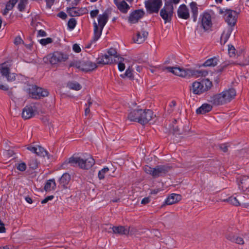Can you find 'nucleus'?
Segmentation results:
<instances>
[{
	"instance_id": "1",
	"label": "nucleus",
	"mask_w": 249,
	"mask_h": 249,
	"mask_svg": "<svg viewBox=\"0 0 249 249\" xmlns=\"http://www.w3.org/2000/svg\"><path fill=\"white\" fill-rule=\"evenodd\" d=\"M168 70L175 75L185 78H190L191 77H198L200 76H205L207 74V72L203 71L194 70L191 69H184L180 67H165L162 69L163 71Z\"/></svg>"
},
{
	"instance_id": "2",
	"label": "nucleus",
	"mask_w": 249,
	"mask_h": 249,
	"mask_svg": "<svg viewBox=\"0 0 249 249\" xmlns=\"http://www.w3.org/2000/svg\"><path fill=\"white\" fill-rule=\"evenodd\" d=\"M236 95V92L234 89H229L213 95L211 98V102L215 106L225 105L233 100Z\"/></svg>"
},
{
	"instance_id": "3",
	"label": "nucleus",
	"mask_w": 249,
	"mask_h": 249,
	"mask_svg": "<svg viewBox=\"0 0 249 249\" xmlns=\"http://www.w3.org/2000/svg\"><path fill=\"white\" fill-rule=\"evenodd\" d=\"M109 18V15L107 12H104L102 14L99 15L97 17V22L94 21L93 25V36L91 43H95L100 37L102 31L106 25Z\"/></svg>"
},
{
	"instance_id": "4",
	"label": "nucleus",
	"mask_w": 249,
	"mask_h": 249,
	"mask_svg": "<svg viewBox=\"0 0 249 249\" xmlns=\"http://www.w3.org/2000/svg\"><path fill=\"white\" fill-rule=\"evenodd\" d=\"M70 163L74 166H79L82 169H88L95 163L94 160L90 156H84L83 158L79 157H71L64 164Z\"/></svg>"
},
{
	"instance_id": "5",
	"label": "nucleus",
	"mask_w": 249,
	"mask_h": 249,
	"mask_svg": "<svg viewBox=\"0 0 249 249\" xmlns=\"http://www.w3.org/2000/svg\"><path fill=\"white\" fill-rule=\"evenodd\" d=\"M212 85V82L207 79L200 82L195 81L192 83L191 90L194 94H200L209 89Z\"/></svg>"
},
{
	"instance_id": "6",
	"label": "nucleus",
	"mask_w": 249,
	"mask_h": 249,
	"mask_svg": "<svg viewBox=\"0 0 249 249\" xmlns=\"http://www.w3.org/2000/svg\"><path fill=\"white\" fill-rule=\"evenodd\" d=\"M69 58V55L61 52H55L52 54L48 55L44 59L49 61L52 65H56L66 61Z\"/></svg>"
},
{
	"instance_id": "7",
	"label": "nucleus",
	"mask_w": 249,
	"mask_h": 249,
	"mask_svg": "<svg viewBox=\"0 0 249 249\" xmlns=\"http://www.w3.org/2000/svg\"><path fill=\"white\" fill-rule=\"evenodd\" d=\"M70 67H75L83 71H90L94 70L97 68V65L89 61L79 62L77 60H73L69 65Z\"/></svg>"
},
{
	"instance_id": "8",
	"label": "nucleus",
	"mask_w": 249,
	"mask_h": 249,
	"mask_svg": "<svg viewBox=\"0 0 249 249\" xmlns=\"http://www.w3.org/2000/svg\"><path fill=\"white\" fill-rule=\"evenodd\" d=\"M220 13L223 14L225 21L229 26L232 27L235 25L237 18V13L236 11L230 9H224L221 10Z\"/></svg>"
},
{
	"instance_id": "9",
	"label": "nucleus",
	"mask_w": 249,
	"mask_h": 249,
	"mask_svg": "<svg viewBox=\"0 0 249 249\" xmlns=\"http://www.w3.org/2000/svg\"><path fill=\"white\" fill-rule=\"evenodd\" d=\"M48 94L49 92L47 90L36 86H32L29 89V96L33 98L39 99L46 97Z\"/></svg>"
},
{
	"instance_id": "10",
	"label": "nucleus",
	"mask_w": 249,
	"mask_h": 249,
	"mask_svg": "<svg viewBox=\"0 0 249 249\" xmlns=\"http://www.w3.org/2000/svg\"><path fill=\"white\" fill-rule=\"evenodd\" d=\"M173 13V5L165 3L164 7L161 9L160 15L165 22L170 21Z\"/></svg>"
},
{
	"instance_id": "11",
	"label": "nucleus",
	"mask_w": 249,
	"mask_h": 249,
	"mask_svg": "<svg viewBox=\"0 0 249 249\" xmlns=\"http://www.w3.org/2000/svg\"><path fill=\"white\" fill-rule=\"evenodd\" d=\"M161 5V0H148L145 2L147 9L151 12L157 13Z\"/></svg>"
},
{
	"instance_id": "12",
	"label": "nucleus",
	"mask_w": 249,
	"mask_h": 249,
	"mask_svg": "<svg viewBox=\"0 0 249 249\" xmlns=\"http://www.w3.org/2000/svg\"><path fill=\"white\" fill-rule=\"evenodd\" d=\"M155 117L153 111L150 109H143L141 116L140 124H145L151 121Z\"/></svg>"
},
{
	"instance_id": "13",
	"label": "nucleus",
	"mask_w": 249,
	"mask_h": 249,
	"mask_svg": "<svg viewBox=\"0 0 249 249\" xmlns=\"http://www.w3.org/2000/svg\"><path fill=\"white\" fill-rule=\"evenodd\" d=\"M202 26L205 30L209 29L212 26V18L210 14L207 12L203 13L200 15Z\"/></svg>"
},
{
	"instance_id": "14",
	"label": "nucleus",
	"mask_w": 249,
	"mask_h": 249,
	"mask_svg": "<svg viewBox=\"0 0 249 249\" xmlns=\"http://www.w3.org/2000/svg\"><path fill=\"white\" fill-rule=\"evenodd\" d=\"M144 12L142 10H136L131 13L129 16L128 21L131 24L137 22L144 16Z\"/></svg>"
},
{
	"instance_id": "15",
	"label": "nucleus",
	"mask_w": 249,
	"mask_h": 249,
	"mask_svg": "<svg viewBox=\"0 0 249 249\" xmlns=\"http://www.w3.org/2000/svg\"><path fill=\"white\" fill-rule=\"evenodd\" d=\"M142 110L137 108L131 110L128 114V119L130 121L136 122L140 124L141 116L142 115Z\"/></svg>"
},
{
	"instance_id": "16",
	"label": "nucleus",
	"mask_w": 249,
	"mask_h": 249,
	"mask_svg": "<svg viewBox=\"0 0 249 249\" xmlns=\"http://www.w3.org/2000/svg\"><path fill=\"white\" fill-rule=\"evenodd\" d=\"M36 112L34 106H26L22 111V117L25 119H30L35 115Z\"/></svg>"
},
{
	"instance_id": "17",
	"label": "nucleus",
	"mask_w": 249,
	"mask_h": 249,
	"mask_svg": "<svg viewBox=\"0 0 249 249\" xmlns=\"http://www.w3.org/2000/svg\"><path fill=\"white\" fill-rule=\"evenodd\" d=\"M178 16L179 18L187 19L190 17V13L188 8L185 4L179 6L178 10Z\"/></svg>"
},
{
	"instance_id": "18",
	"label": "nucleus",
	"mask_w": 249,
	"mask_h": 249,
	"mask_svg": "<svg viewBox=\"0 0 249 249\" xmlns=\"http://www.w3.org/2000/svg\"><path fill=\"white\" fill-rule=\"evenodd\" d=\"M169 167L166 166H158L154 168L153 177L157 178L165 175L169 170Z\"/></svg>"
},
{
	"instance_id": "19",
	"label": "nucleus",
	"mask_w": 249,
	"mask_h": 249,
	"mask_svg": "<svg viewBox=\"0 0 249 249\" xmlns=\"http://www.w3.org/2000/svg\"><path fill=\"white\" fill-rule=\"evenodd\" d=\"M147 36V32L142 30L137 33L136 36L133 37V40L136 43L141 44L145 41Z\"/></svg>"
},
{
	"instance_id": "20",
	"label": "nucleus",
	"mask_w": 249,
	"mask_h": 249,
	"mask_svg": "<svg viewBox=\"0 0 249 249\" xmlns=\"http://www.w3.org/2000/svg\"><path fill=\"white\" fill-rule=\"evenodd\" d=\"M114 2L118 8L123 13H126L129 9V5L124 0H114Z\"/></svg>"
},
{
	"instance_id": "21",
	"label": "nucleus",
	"mask_w": 249,
	"mask_h": 249,
	"mask_svg": "<svg viewBox=\"0 0 249 249\" xmlns=\"http://www.w3.org/2000/svg\"><path fill=\"white\" fill-rule=\"evenodd\" d=\"M181 199V196L180 195L172 194L166 198L165 202L167 205H172L178 202Z\"/></svg>"
},
{
	"instance_id": "22",
	"label": "nucleus",
	"mask_w": 249,
	"mask_h": 249,
	"mask_svg": "<svg viewBox=\"0 0 249 249\" xmlns=\"http://www.w3.org/2000/svg\"><path fill=\"white\" fill-rule=\"evenodd\" d=\"M233 29L231 26L227 27L224 31L221 36V42L225 44L230 36Z\"/></svg>"
},
{
	"instance_id": "23",
	"label": "nucleus",
	"mask_w": 249,
	"mask_h": 249,
	"mask_svg": "<svg viewBox=\"0 0 249 249\" xmlns=\"http://www.w3.org/2000/svg\"><path fill=\"white\" fill-rule=\"evenodd\" d=\"M113 62L111 57H110L107 54L102 55L98 57L97 59V63L98 64L106 65L112 63Z\"/></svg>"
},
{
	"instance_id": "24",
	"label": "nucleus",
	"mask_w": 249,
	"mask_h": 249,
	"mask_svg": "<svg viewBox=\"0 0 249 249\" xmlns=\"http://www.w3.org/2000/svg\"><path fill=\"white\" fill-rule=\"evenodd\" d=\"M112 231L114 233L120 234L122 235H126L129 233V227H124L123 226L113 227Z\"/></svg>"
},
{
	"instance_id": "25",
	"label": "nucleus",
	"mask_w": 249,
	"mask_h": 249,
	"mask_svg": "<svg viewBox=\"0 0 249 249\" xmlns=\"http://www.w3.org/2000/svg\"><path fill=\"white\" fill-rule=\"evenodd\" d=\"M67 12L71 17L79 16L83 13V10L75 7L67 8Z\"/></svg>"
},
{
	"instance_id": "26",
	"label": "nucleus",
	"mask_w": 249,
	"mask_h": 249,
	"mask_svg": "<svg viewBox=\"0 0 249 249\" xmlns=\"http://www.w3.org/2000/svg\"><path fill=\"white\" fill-rule=\"evenodd\" d=\"M212 109V106L208 104H203L201 107L196 110L198 114H203L210 111Z\"/></svg>"
},
{
	"instance_id": "27",
	"label": "nucleus",
	"mask_w": 249,
	"mask_h": 249,
	"mask_svg": "<svg viewBox=\"0 0 249 249\" xmlns=\"http://www.w3.org/2000/svg\"><path fill=\"white\" fill-rule=\"evenodd\" d=\"M239 188L243 191H245L249 188V177L244 176L242 178L239 184Z\"/></svg>"
},
{
	"instance_id": "28",
	"label": "nucleus",
	"mask_w": 249,
	"mask_h": 249,
	"mask_svg": "<svg viewBox=\"0 0 249 249\" xmlns=\"http://www.w3.org/2000/svg\"><path fill=\"white\" fill-rule=\"evenodd\" d=\"M56 187V183L54 179H50L47 181L44 186V189L46 192L54 190Z\"/></svg>"
},
{
	"instance_id": "29",
	"label": "nucleus",
	"mask_w": 249,
	"mask_h": 249,
	"mask_svg": "<svg viewBox=\"0 0 249 249\" xmlns=\"http://www.w3.org/2000/svg\"><path fill=\"white\" fill-rule=\"evenodd\" d=\"M71 180V176L68 173L64 174L60 178V184L63 187H66Z\"/></svg>"
},
{
	"instance_id": "30",
	"label": "nucleus",
	"mask_w": 249,
	"mask_h": 249,
	"mask_svg": "<svg viewBox=\"0 0 249 249\" xmlns=\"http://www.w3.org/2000/svg\"><path fill=\"white\" fill-rule=\"evenodd\" d=\"M190 7L193 15L194 20L196 21L198 15V7L197 6V4L195 2H192L190 3Z\"/></svg>"
},
{
	"instance_id": "31",
	"label": "nucleus",
	"mask_w": 249,
	"mask_h": 249,
	"mask_svg": "<svg viewBox=\"0 0 249 249\" xmlns=\"http://www.w3.org/2000/svg\"><path fill=\"white\" fill-rule=\"evenodd\" d=\"M9 66L6 63H3L0 65V72L1 74L3 76H7L10 73L9 72Z\"/></svg>"
},
{
	"instance_id": "32",
	"label": "nucleus",
	"mask_w": 249,
	"mask_h": 249,
	"mask_svg": "<svg viewBox=\"0 0 249 249\" xmlns=\"http://www.w3.org/2000/svg\"><path fill=\"white\" fill-rule=\"evenodd\" d=\"M218 60L216 57H213L207 60L203 66L205 67H214L218 64Z\"/></svg>"
},
{
	"instance_id": "33",
	"label": "nucleus",
	"mask_w": 249,
	"mask_h": 249,
	"mask_svg": "<svg viewBox=\"0 0 249 249\" xmlns=\"http://www.w3.org/2000/svg\"><path fill=\"white\" fill-rule=\"evenodd\" d=\"M67 87L73 90H79L81 89V86L76 82H69L67 84Z\"/></svg>"
},
{
	"instance_id": "34",
	"label": "nucleus",
	"mask_w": 249,
	"mask_h": 249,
	"mask_svg": "<svg viewBox=\"0 0 249 249\" xmlns=\"http://www.w3.org/2000/svg\"><path fill=\"white\" fill-rule=\"evenodd\" d=\"M109 171V168L107 167H105L100 170L98 172V176L99 179H103L105 178L106 175L107 174Z\"/></svg>"
},
{
	"instance_id": "35",
	"label": "nucleus",
	"mask_w": 249,
	"mask_h": 249,
	"mask_svg": "<svg viewBox=\"0 0 249 249\" xmlns=\"http://www.w3.org/2000/svg\"><path fill=\"white\" fill-rule=\"evenodd\" d=\"M36 150L34 153L39 156L45 157L47 155V152L42 147L40 146H36Z\"/></svg>"
},
{
	"instance_id": "36",
	"label": "nucleus",
	"mask_w": 249,
	"mask_h": 249,
	"mask_svg": "<svg viewBox=\"0 0 249 249\" xmlns=\"http://www.w3.org/2000/svg\"><path fill=\"white\" fill-rule=\"evenodd\" d=\"M122 60H124L122 57H118L117 59H114V61L118 63V67L120 71H122L125 69L124 63L122 62Z\"/></svg>"
},
{
	"instance_id": "37",
	"label": "nucleus",
	"mask_w": 249,
	"mask_h": 249,
	"mask_svg": "<svg viewBox=\"0 0 249 249\" xmlns=\"http://www.w3.org/2000/svg\"><path fill=\"white\" fill-rule=\"evenodd\" d=\"M223 201H227L230 203L231 204H232L234 206H238L240 205L239 202L237 199L235 197L231 196L229 197L228 199H224Z\"/></svg>"
},
{
	"instance_id": "38",
	"label": "nucleus",
	"mask_w": 249,
	"mask_h": 249,
	"mask_svg": "<svg viewBox=\"0 0 249 249\" xmlns=\"http://www.w3.org/2000/svg\"><path fill=\"white\" fill-rule=\"evenodd\" d=\"M187 130L184 131H180L178 128V125H173L170 129V132H171L174 135H178L182 133V132H187Z\"/></svg>"
},
{
	"instance_id": "39",
	"label": "nucleus",
	"mask_w": 249,
	"mask_h": 249,
	"mask_svg": "<svg viewBox=\"0 0 249 249\" xmlns=\"http://www.w3.org/2000/svg\"><path fill=\"white\" fill-rule=\"evenodd\" d=\"M107 53H108V55L111 57V59H113V58H114V59H117L119 57L117 56L116 51L114 49H109Z\"/></svg>"
},
{
	"instance_id": "40",
	"label": "nucleus",
	"mask_w": 249,
	"mask_h": 249,
	"mask_svg": "<svg viewBox=\"0 0 249 249\" xmlns=\"http://www.w3.org/2000/svg\"><path fill=\"white\" fill-rule=\"evenodd\" d=\"M17 169L20 171H24L26 170L27 166L25 162H20L17 164Z\"/></svg>"
},
{
	"instance_id": "41",
	"label": "nucleus",
	"mask_w": 249,
	"mask_h": 249,
	"mask_svg": "<svg viewBox=\"0 0 249 249\" xmlns=\"http://www.w3.org/2000/svg\"><path fill=\"white\" fill-rule=\"evenodd\" d=\"M76 24V21L74 18H71L69 20L68 23V27L71 30H73L75 28Z\"/></svg>"
},
{
	"instance_id": "42",
	"label": "nucleus",
	"mask_w": 249,
	"mask_h": 249,
	"mask_svg": "<svg viewBox=\"0 0 249 249\" xmlns=\"http://www.w3.org/2000/svg\"><path fill=\"white\" fill-rule=\"evenodd\" d=\"M18 0H10L6 4V7L8 10H12L16 3L17 2Z\"/></svg>"
},
{
	"instance_id": "43",
	"label": "nucleus",
	"mask_w": 249,
	"mask_h": 249,
	"mask_svg": "<svg viewBox=\"0 0 249 249\" xmlns=\"http://www.w3.org/2000/svg\"><path fill=\"white\" fill-rule=\"evenodd\" d=\"M38 162L36 159H32L30 160L29 165L33 169H36L37 167Z\"/></svg>"
},
{
	"instance_id": "44",
	"label": "nucleus",
	"mask_w": 249,
	"mask_h": 249,
	"mask_svg": "<svg viewBox=\"0 0 249 249\" xmlns=\"http://www.w3.org/2000/svg\"><path fill=\"white\" fill-rule=\"evenodd\" d=\"M228 53L230 56L233 57L235 55V49L232 45L228 46Z\"/></svg>"
},
{
	"instance_id": "45",
	"label": "nucleus",
	"mask_w": 249,
	"mask_h": 249,
	"mask_svg": "<svg viewBox=\"0 0 249 249\" xmlns=\"http://www.w3.org/2000/svg\"><path fill=\"white\" fill-rule=\"evenodd\" d=\"M52 41L53 40H52V38H51L50 37H48L46 38H43V39H40L39 40V42L42 45H46L47 44L51 43L52 42Z\"/></svg>"
},
{
	"instance_id": "46",
	"label": "nucleus",
	"mask_w": 249,
	"mask_h": 249,
	"mask_svg": "<svg viewBox=\"0 0 249 249\" xmlns=\"http://www.w3.org/2000/svg\"><path fill=\"white\" fill-rule=\"evenodd\" d=\"M121 76L122 77H127L129 78H131L132 77V72L131 69L129 68H128L125 71L124 74H121Z\"/></svg>"
},
{
	"instance_id": "47",
	"label": "nucleus",
	"mask_w": 249,
	"mask_h": 249,
	"mask_svg": "<svg viewBox=\"0 0 249 249\" xmlns=\"http://www.w3.org/2000/svg\"><path fill=\"white\" fill-rule=\"evenodd\" d=\"M144 171L147 174L151 175L153 177V173L154 168H152L148 166H145L144 167Z\"/></svg>"
},
{
	"instance_id": "48",
	"label": "nucleus",
	"mask_w": 249,
	"mask_h": 249,
	"mask_svg": "<svg viewBox=\"0 0 249 249\" xmlns=\"http://www.w3.org/2000/svg\"><path fill=\"white\" fill-rule=\"evenodd\" d=\"M6 77L8 81H13L16 79V74L14 73H9Z\"/></svg>"
},
{
	"instance_id": "49",
	"label": "nucleus",
	"mask_w": 249,
	"mask_h": 249,
	"mask_svg": "<svg viewBox=\"0 0 249 249\" xmlns=\"http://www.w3.org/2000/svg\"><path fill=\"white\" fill-rule=\"evenodd\" d=\"M233 242L240 245H243L244 244V241L242 237L235 236L234 240Z\"/></svg>"
},
{
	"instance_id": "50",
	"label": "nucleus",
	"mask_w": 249,
	"mask_h": 249,
	"mask_svg": "<svg viewBox=\"0 0 249 249\" xmlns=\"http://www.w3.org/2000/svg\"><path fill=\"white\" fill-rule=\"evenodd\" d=\"M26 3H27L24 2L19 1V2L18 4V8L19 10L20 11H23L25 8Z\"/></svg>"
},
{
	"instance_id": "51",
	"label": "nucleus",
	"mask_w": 249,
	"mask_h": 249,
	"mask_svg": "<svg viewBox=\"0 0 249 249\" xmlns=\"http://www.w3.org/2000/svg\"><path fill=\"white\" fill-rule=\"evenodd\" d=\"M99 10L97 9L93 10L90 11V15L91 18H94L96 17L99 14Z\"/></svg>"
},
{
	"instance_id": "52",
	"label": "nucleus",
	"mask_w": 249,
	"mask_h": 249,
	"mask_svg": "<svg viewBox=\"0 0 249 249\" xmlns=\"http://www.w3.org/2000/svg\"><path fill=\"white\" fill-rule=\"evenodd\" d=\"M239 65L241 66L249 65V56L245 58L242 62L239 63Z\"/></svg>"
},
{
	"instance_id": "53",
	"label": "nucleus",
	"mask_w": 249,
	"mask_h": 249,
	"mask_svg": "<svg viewBox=\"0 0 249 249\" xmlns=\"http://www.w3.org/2000/svg\"><path fill=\"white\" fill-rule=\"evenodd\" d=\"M72 50L75 53H79L81 51V48L79 45L75 44L72 46Z\"/></svg>"
},
{
	"instance_id": "54",
	"label": "nucleus",
	"mask_w": 249,
	"mask_h": 249,
	"mask_svg": "<svg viewBox=\"0 0 249 249\" xmlns=\"http://www.w3.org/2000/svg\"><path fill=\"white\" fill-rule=\"evenodd\" d=\"M53 197H54L53 196H48L45 198H44V199H43L41 201V203L45 204V203L48 202L49 200H52L53 198Z\"/></svg>"
},
{
	"instance_id": "55",
	"label": "nucleus",
	"mask_w": 249,
	"mask_h": 249,
	"mask_svg": "<svg viewBox=\"0 0 249 249\" xmlns=\"http://www.w3.org/2000/svg\"><path fill=\"white\" fill-rule=\"evenodd\" d=\"M23 43V40L20 36H17L14 40L15 44L18 45Z\"/></svg>"
},
{
	"instance_id": "56",
	"label": "nucleus",
	"mask_w": 249,
	"mask_h": 249,
	"mask_svg": "<svg viewBox=\"0 0 249 249\" xmlns=\"http://www.w3.org/2000/svg\"><path fill=\"white\" fill-rule=\"evenodd\" d=\"M219 148L223 152H225L228 150V146L226 144H221L219 145Z\"/></svg>"
},
{
	"instance_id": "57",
	"label": "nucleus",
	"mask_w": 249,
	"mask_h": 249,
	"mask_svg": "<svg viewBox=\"0 0 249 249\" xmlns=\"http://www.w3.org/2000/svg\"><path fill=\"white\" fill-rule=\"evenodd\" d=\"M180 0H165V3H167L168 4H172L174 3L175 4L179 3Z\"/></svg>"
},
{
	"instance_id": "58",
	"label": "nucleus",
	"mask_w": 249,
	"mask_h": 249,
	"mask_svg": "<svg viewBox=\"0 0 249 249\" xmlns=\"http://www.w3.org/2000/svg\"><path fill=\"white\" fill-rule=\"evenodd\" d=\"M176 106V103L175 101H172L169 104V106L170 107V111H172L174 110V108Z\"/></svg>"
},
{
	"instance_id": "59",
	"label": "nucleus",
	"mask_w": 249,
	"mask_h": 249,
	"mask_svg": "<svg viewBox=\"0 0 249 249\" xmlns=\"http://www.w3.org/2000/svg\"><path fill=\"white\" fill-rule=\"evenodd\" d=\"M5 232V228L4 224L0 221V233H4Z\"/></svg>"
},
{
	"instance_id": "60",
	"label": "nucleus",
	"mask_w": 249,
	"mask_h": 249,
	"mask_svg": "<svg viewBox=\"0 0 249 249\" xmlns=\"http://www.w3.org/2000/svg\"><path fill=\"white\" fill-rule=\"evenodd\" d=\"M27 149L28 150L30 151L31 152L34 153L36 150V146H33L32 145H29V146H28L27 147Z\"/></svg>"
},
{
	"instance_id": "61",
	"label": "nucleus",
	"mask_w": 249,
	"mask_h": 249,
	"mask_svg": "<svg viewBox=\"0 0 249 249\" xmlns=\"http://www.w3.org/2000/svg\"><path fill=\"white\" fill-rule=\"evenodd\" d=\"M58 17L62 19H65L67 18V15L65 12H61L58 14Z\"/></svg>"
},
{
	"instance_id": "62",
	"label": "nucleus",
	"mask_w": 249,
	"mask_h": 249,
	"mask_svg": "<svg viewBox=\"0 0 249 249\" xmlns=\"http://www.w3.org/2000/svg\"><path fill=\"white\" fill-rule=\"evenodd\" d=\"M226 238L229 240L233 242L235 238V236L232 234H230L227 235Z\"/></svg>"
},
{
	"instance_id": "63",
	"label": "nucleus",
	"mask_w": 249,
	"mask_h": 249,
	"mask_svg": "<svg viewBox=\"0 0 249 249\" xmlns=\"http://www.w3.org/2000/svg\"><path fill=\"white\" fill-rule=\"evenodd\" d=\"M150 202V198L148 197H145L143 198L141 201V203L143 204H146Z\"/></svg>"
},
{
	"instance_id": "64",
	"label": "nucleus",
	"mask_w": 249,
	"mask_h": 249,
	"mask_svg": "<svg viewBox=\"0 0 249 249\" xmlns=\"http://www.w3.org/2000/svg\"><path fill=\"white\" fill-rule=\"evenodd\" d=\"M38 35L40 36H45L46 33L44 31L40 30L38 31Z\"/></svg>"
}]
</instances>
